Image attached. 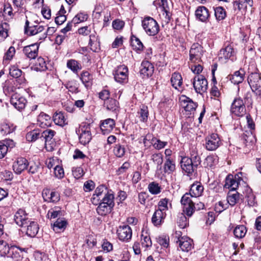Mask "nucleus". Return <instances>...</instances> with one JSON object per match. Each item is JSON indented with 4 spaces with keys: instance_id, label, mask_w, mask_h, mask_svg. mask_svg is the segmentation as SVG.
I'll return each instance as SVG.
<instances>
[{
    "instance_id": "1",
    "label": "nucleus",
    "mask_w": 261,
    "mask_h": 261,
    "mask_svg": "<svg viewBox=\"0 0 261 261\" xmlns=\"http://www.w3.org/2000/svg\"><path fill=\"white\" fill-rule=\"evenodd\" d=\"M142 26L145 33L149 36H154L160 31L157 21L152 17L146 16L142 20Z\"/></svg>"
},
{
    "instance_id": "2",
    "label": "nucleus",
    "mask_w": 261,
    "mask_h": 261,
    "mask_svg": "<svg viewBox=\"0 0 261 261\" xmlns=\"http://www.w3.org/2000/svg\"><path fill=\"white\" fill-rule=\"evenodd\" d=\"M247 81L252 92L261 97V73H250L248 76Z\"/></svg>"
},
{
    "instance_id": "3",
    "label": "nucleus",
    "mask_w": 261,
    "mask_h": 261,
    "mask_svg": "<svg viewBox=\"0 0 261 261\" xmlns=\"http://www.w3.org/2000/svg\"><path fill=\"white\" fill-rule=\"evenodd\" d=\"M203 53L202 47L198 43H194L190 50V62L191 63H200Z\"/></svg>"
},
{
    "instance_id": "4",
    "label": "nucleus",
    "mask_w": 261,
    "mask_h": 261,
    "mask_svg": "<svg viewBox=\"0 0 261 261\" xmlns=\"http://www.w3.org/2000/svg\"><path fill=\"white\" fill-rule=\"evenodd\" d=\"M192 197L189 193H186L181 197L180 202L183 205V211L186 215L191 216L194 212V203L191 200Z\"/></svg>"
},
{
    "instance_id": "5",
    "label": "nucleus",
    "mask_w": 261,
    "mask_h": 261,
    "mask_svg": "<svg viewBox=\"0 0 261 261\" xmlns=\"http://www.w3.org/2000/svg\"><path fill=\"white\" fill-rule=\"evenodd\" d=\"M193 85L197 93L202 94L207 89V81L202 75H198L194 77Z\"/></svg>"
},
{
    "instance_id": "6",
    "label": "nucleus",
    "mask_w": 261,
    "mask_h": 261,
    "mask_svg": "<svg viewBox=\"0 0 261 261\" xmlns=\"http://www.w3.org/2000/svg\"><path fill=\"white\" fill-rule=\"evenodd\" d=\"M222 144V141L219 135L212 134L205 138V146L207 150L213 151L216 150Z\"/></svg>"
},
{
    "instance_id": "7",
    "label": "nucleus",
    "mask_w": 261,
    "mask_h": 261,
    "mask_svg": "<svg viewBox=\"0 0 261 261\" xmlns=\"http://www.w3.org/2000/svg\"><path fill=\"white\" fill-rule=\"evenodd\" d=\"M231 112L237 116H243L246 113V108L243 100L240 98H235L231 106Z\"/></svg>"
},
{
    "instance_id": "8",
    "label": "nucleus",
    "mask_w": 261,
    "mask_h": 261,
    "mask_svg": "<svg viewBox=\"0 0 261 261\" xmlns=\"http://www.w3.org/2000/svg\"><path fill=\"white\" fill-rule=\"evenodd\" d=\"M115 81L119 83H125L128 81V68L124 65L117 67L114 73Z\"/></svg>"
},
{
    "instance_id": "9",
    "label": "nucleus",
    "mask_w": 261,
    "mask_h": 261,
    "mask_svg": "<svg viewBox=\"0 0 261 261\" xmlns=\"http://www.w3.org/2000/svg\"><path fill=\"white\" fill-rule=\"evenodd\" d=\"M118 238L124 242L128 241L132 237V230L127 225L120 226L117 230Z\"/></svg>"
},
{
    "instance_id": "10",
    "label": "nucleus",
    "mask_w": 261,
    "mask_h": 261,
    "mask_svg": "<svg viewBox=\"0 0 261 261\" xmlns=\"http://www.w3.org/2000/svg\"><path fill=\"white\" fill-rule=\"evenodd\" d=\"M39 47V43H34L24 46L22 49V52L29 59H34L38 56Z\"/></svg>"
},
{
    "instance_id": "11",
    "label": "nucleus",
    "mask_w": 261,
    "mask_h": 261,
    "mask_svg": "<svg viewBox=\"0 0 261 261\" xmlns=\"http://www.w3.org/2000/svg\"><path fill=\"white\" fill-rule=\"evenodd\" d=\"M10 102L15 109L21 111L25 108L27 100L23 97L15 93L12 95Z\"/></svg>"
},
{
    "instance_id": "12",
    "label": "nucleus",
    "mask_w": 261,
    "mask_h": 261,
    "mask_svg": "<svg viewBox=\"0 0 261 261\" xmlns=\"http://www.w3.org/2000/svg\"><path fill=\"white\" fill-rule=\"evenodd\" d=\"M180 166L182 170L190 175L196 170L197 168L193 165L191 160L187 156L182 157L180 161Z\"/></svg>"
},
{
    "instance_id": "13",
    "label": "nucleus",
    "mask_w": 261,
    "mask_h": 261,
    "mask_svg": "<svg viewBox=\"0 0 261 261\" xmlns=\"http://www.w3.org/2000/svg\"><path fill=\"white\" fill-rule=\"evenodd\" d=\"M81 133L79 136L80 142L85 145L88 144L91 139L90 127L89 124L84 125L81 127Z\"/></svg>"
},
{
    "instance_id": "14",
    "label": "nucleus",
    "mask_w": 261,
    "mask_h": 261,
    "mask_svg": "<svg viewBox=\"0 0 261 261\" xmlns=\"http://www.w3.org/2000/svg\"><path fill=\"white\" fill-rule=\"evenodd\" d=\"M195 15L197 19L203 22H206L210 16L208 10L203 6L197 7Z\"/></svg>"
},
{
    "instance_id": "15",
    "label": "nucleus",
    "mask_w": 261,
    "mask_h": 261,
    "mask_svg": "<svg viewBox=\"0 0 261 261\" xmlns=\"http://www.w3.org/2000/svg\"><path fill=\"white\" fill-rule=\"evenodd\" d=\"M45 27L43 25L37 24L36 25H29V21L27 20L25 21L24 26V33L30 36H33L36 34L43 31Z\"/></svg>"
},
{
    "instance_id": "16",
    "label": "nucleus",
    "mask_w": 261,
    "mask_h": 261,
    "mask_svg": "<svg viewBox=\"0 0 261 261\" xmlns=\"http://www.w3.org/2000/svg\"><path fill=\"white\" fill-rule=\"evenodd\" d=\"M154 71V67L152 64L148 61H143L141 65L140 72L144 77L151 76Z\"/></svg>"
},
{
    "instance_id": "17",
    "label": "nucleus",
    "mask_w": 261,
    "mask_h": 261,
    "mask_svg": "<svg viewBox=\"0 0 261 261\" xmlns=\"http://www.w3.org/2000/svg\"><path fill=\"white\" fill-rule=\"evenodd\" d=\"M42 196L44 200L48 202H57L60 199L58 192L51 191L49 190H44L42 192Z\"/></svg>"
},
{
    "instance_id": "18",
    "label": "nucleus",
    "mask_w": 261,
    "mask_h": 261,
    "mask_svg": "<svg viewBox=\"0 0 261 261\" xmlns=\"http://www.w3.org/2000/svg\"><path fill=\"white\" fill-rule=\"evenodd\" d=\"M28 165L29 163L27 159L23 158H19L14 163L13 169L16 174H19L27 168Z\"/></svg>"
},
{
    "instance_id": "19",
    "label": "nucleus",
    "mask_w": 261,
    "mask_h": 261,
    "mask_svg": "<svg viewBox=\"0 0 261 261\" xmlns=\"http://www.w3.org/2000/svg\"><path fill=\"white\" fill-rule=\"evenodd\" d=\"M180 100L183 107L186 111H193L195 110L197 107L196 102H194L191 98L186 96L182 95L180 98Z\"/></svg>"
},
{
    "instance_id": "20",
    "label": "nucleus",
    "mask_w": 261,
    "mask_h": 261,
    "mask_svg": "<svg viewBox=\"0 0 261 261\" xmlns=\"http://www.w3.org/2000/svg\"><path fill=\"white\" fill-rule=\"evenodd\" d=\"M14 220L19 226L23 227L28 224L27 214L22 209H19L14 216Z\"/></svg>"
},
{
    "instance_id": "21",
    "label": "nucleus",
    "mask_w": 261,
    "mask_h": 261,
    "mask_svg": "<svg viewBox=\"0 0 261 261\" xmlns=\"http://www.w3.org/2000/svg\"><path fill=\"white\" fill-rule=\"evenodd\" d=\"M193 240L187 237H182L179 240V246L182 251L188 252L193 248Z\"/></svg>"
},
{
    "instance_id": "22",
    "label": "nucleus",
    "mask_w": 261,
    "mask_h": 261,
    "mask_svg": "<svg viewBox=\"0 0 261 261\" xmlns=\"http://www.w3.org/2000/svg\"><path fill=\"white\" fill-rule=\"evenodd\" d=\"M115 125L114 120L108 118L101 122L100 129L103 134H109L113 129Z\"/></svg>"
},
{
    "instance_id": "23",
    "label": "nucleus",
    "mask_w": 261,
    "mask_h": 261,
    "mask_svg": "<svg viewBox=\"0 0 261 261\" xmlns=\"http://www.w3.org/2000/svg\"><path fill=\"white\" fill-rule=\"evenodd\" d=\"M166 216L165 212H162L161 210H156L152 217V223L155 226L161 225L165 218Z\"/></svg>"
},
{
    "instance_id": "24",
    "label": "nucleus",
    "mask_w": 261,
    "mask_h": 261,
    "mask_svg": "<svg viewBox=\"0 0 261 261\" xmlns=\"http://www.w3.org/2000/svg\"><path fill=\"white\" fill-rule=\"evenodd\" d=\"M245 71L243 69H240L235 71L233 74L229 75V79L231 83L234 84H239L244 80Z\"/></svg>"
},
{
    "instance_id": "25",
    "label": "nucleus",
    "mask_w": 261,
    "mask_h": 261,
    "mask_svg": "<svg viewBox=\"0 0 261 261\" xmlns=\"http://www.w3.org/2000/svg\"><path fill=\"white\" fill-rule=\"evenodd\" d=\"M239 186V182L236 178L231 174L228 175L226 179L224 187L226 189H230V191H235Z\"/></svg>"
},
{
    "instance_id": "26",
    "label": "nucleus",
    "mask_w": 261,
    "mask_h": 261,
    "mask_svg": "<svg viewBox=\"0 0 261 261\" xmlns=\"http://www.w3.org/2000/svg\"><path fill=\"white\" fill-rule=\"evenodd\" d=\"M234 55V51L233 47L231 45H228L220 50L219 58L227 60L230 59Z\"/></svg>"
},
{
    "instance_id": "27",
    "label": "nucleus",
    "mask_w": 261,
    "mask_h": 261,
    "mask_svg": "<svg viewBox=\"0 0 261 261\" xmlns=\"http://www.w3.org/2000/svg\"><path fill=\"white\" fill-rule=\"evenodd\" d=\"M38 124L41 127H45L50 125L51 117L48 115L42 112L37 118Z\"/></svg>"
},
{
    "instance_id": "28",
    "label": "nucleus",
    "mask_w": 261,
    "mask_h": 261,
    "mask_svg": "<svg viewBox=\"0 0 261 261\" xmlns=\"http://www.w3.org/2000/svg\"><path fill=\"white\" fill-rule=\"evenodd\" d=\"M203 191V186L199 182L194 183L192 185L189 194L194 197L200 196Z\"/></svg>"
},
{
    "instance_id": "29",
    "label": "nucleus",
    "mask_w": 261,
    "mask_h": 261,
    "mask_svg": "<svg viewBox=\"0 0 261 261\" xmlns=\"http://www.w3.org/2000/svg\"><path fill=\"white\" fill-rule=\"evenodd\" d=\"M240 199V194L237 191L232 190L229 191L227 196V201L231 206H234Z\"/></svg>"
},
{
    "instance_id": "30",
    "label": "nucleus",
    "mask_w": 261,
    "mask_h": 261,
    "mask_svg": "<svg viewBox=\"0 0 261 261\" xmlns=\"http://www.w3.org/2000/svg\"><path fill=\"white\" fill-rule=\"evenodd\" d=\"M53 120L55 123L61 126H63L68 123L64 114L61 112H56L53 116Z\"/></svg>"
},
{
    "instance_id": "31",
    "label": "nucleus",
    "mask_w": 261,
    "mask_h": 261,
    "mask_svg": "<svg viewBox=\"0 0 261 261\" xmlns=\"http://www.w3.org/2000/svg\"><path fill=\"white\" fill-rule=\"evenodd\" d=\"M15 129L13 124L9 122H3L0 124V133L5 136L12 133Z\"/></svg>"
},
{
    "instance_id": "32",
    "label": "nucleus",
    "mask_w": 261,
    "mask_h": 261,
    "mask_svg": "<svg viewBox=\"0 0 261 261\" xmlns=\"http://www.w3.org/2000/svg\"><path fill=\"white\" fill-rule=\"evenodd\" d=\"M27 227L26 233L28 236L30 237H34L37 234L39 226L36 222L31 221L29 224L27 225Z\"/></svg>"
},
{
    "instance_id": "33",
    "label": "nucleus",
    "mask_w": 261,
    "mask_h": 261,
    "mask_svg": "<svg viewBox=\"0 0 261 261\" xmlns=\"http://www.w3.org/2000/svg\"><path fill=\"white\" fill-rule=\"evenodd\" d=\"M170 81L172 86L176 89H179V88L181 87L182 84V79L181 75L178 73H173L172 74Z\"/></svg>"
},
{
    "instance_id": "34",
    "label": "nucleus",
    "mask_w": 261,
    "mask_h": 261,
    "mask_svg": "<svg viewBox=\"0 0 261 261\" xmlns=\"http://www.w3.org/2000/svg\"><path fill=\"white\" fill-rule=\"evenodd\" d=\"M164 171L171 174L175 170V164L173 159H166L164 164Z\"/></svg>"
},
{
    "instance_id": "35",
    "label": "nucleus",
    "mask_w": 261,
    "mask_h": 261,
    "mask_svg": "<svg viewBox=\"0 0 261 261\" xmlns=\"http://www.w3.org/2000/svg\"><path fill=\"white\" fill-rule=\"evenodd\" d=\"M5 247V250L4 251V253L6 254H8L9 255H12L14 254L15 252L16 254H14V256H12L13 257H17V254H18V255L20 256L19 255V253L18 252V251L19 250L21 252H22L23 251L25 250V249H21L19 247H16V246H11L10 248L9 247L7 244L5 243V244L4 245Z\"/></svg>"
},
{
    "instance_id": "36",
    "label": "nucleus",
    "mask_w": 261,
    "mask_h": 261,
    "mask_svg": "<svg viewBox=\"0 0 261 261\" xmlns=\"http://www.w3.org/2000/svg\"><path fill=\"white\" fill-rule=\"evenodd\" d=\"M253 4V0H239L234 2V6H237L239 10H241L247 9L248 7L251 8Z\"/></svg>"
},
{
    "instance_id": "37",
    "label": "nucleus",
    "mask_w": 261,
    "mask_h": 261,
    "mask_svg": "<svg viewBox=\"0 0 261 261\" xmlns=\"http://www.w3.org/2000/svg\"><path fill=\"white\" fill-rule=\"evenodd\" d=\"M113 208V206L101 202L97 207L96 211L99 215L105 216L110 213Z\"/></svg>"
},
{
    "instance_id": "38",
    "label": "nucleus",
    "mask_w": 261,
    "mask_h": 261,
    "mask_svg": "<svg viewBox=\"0 0 261 261\" xmlns=\"http://www.w3.org/2000/svg\"><path fill=\"white\" fill-rule=\"evenodd\" d=\"M67 225V222L64 219H58L53 224V229L55 231L58 232L60 230H64Z\"/></svg>"
},
{
    "instance_id": "39",
    "label": "nucleus",
    "mask_w": 261,
    "mask_h": 261,
    "mask_svg": "<svg viewBox=\"0 0 261 261\" xmlns=\"http://www.w3.org/2000/svg\"><path fill=\"white\" fill-rule=\"evenodd\" d=\"M191 157L189 158L191 160L193 165L196 168L201 163L200 157L198 154L196 148H193L190 152Z\"/></svg>"
},
{
    "instance_id": "40",
    "label": "nucleus",
    "mask_w": 261,
    "mask_h": 261,
    "mask_svg": "<svg viewBox=\"0 0 261 261\" xmlns=\"http://www.w3.org/2000/svg\"><path fill=\"white\" fill-rule=\"evenodd\" d=\"M247 232V228L243 225H239L237 226L233 230V234L234 236L239 239L244 238Z\"/></svg>"
},
{
    "instance_id": "41",
    "label": "nucleus",
    "mask_w": 261,
    "mask_h": 261,
    "mask_svg": "<svg viewBox=\"0 0 261 261\" xmlns=\"http://www.w3.org/2000/svg\"><path fill=\"white\" fill-rule=\"evenodd\" d=\"M55 132L51 129H46L41 133L40 139L42 140H44L45 145H47V142L51 141L55 134Z\"/></svg>"
},
{
    "instance_id": "42",
    "label": "nucleus",
    "mask_w": 261,
    "mask_h": 261,
    "mask_svg": "<svg viewBox=\"0 0 261 261\" xmlns=\"http://www.w3.org/2000/svg\"><path fill=\"white\" fill-rule=\"evenodd\" d=\"M242 139L246 145L252 144L255 141V136L252 131H245V133L243 134Z\"/></svg>"
},
{
    "instance_id": "43",
    "label": "nucleus",
    "mask_w": 261,
    "mask_h": 261,
    "mask_svg": "<svg viewBox=\"0 0 261 261\" xmlns=\"http://www.w3.org/2000/svg\"><path fill=\"white\" fill-rule=\"evenodd\" d=\"M245 197L249 206H254L256 203L255 197L253 194L252 190L251 189L247 188L246 189V195Z\"/></svg>"
},
{
    "instance_id": "44",
    "label": "nucleus",
    "mask_w": 261,
    "mask_h": 261,
    "mask_svg": "<svg viewBox=\"0 0 261 261\" xmlns=\"http://www.w3.org/2000/svg\"><path fill=\"white\" fill-rule=\"evenodd\" d=\"M92 79V76L88 71H83L81 74L80 79L87 88L91 86Z\"/></svg>"
},
{
    "instance_id": "45",
    "label": "nucleus",
    "mask_w": 261,
    "mask_h": 261,
    "mask_svg": "<svg viewBox=\"0 0 261 261\" xmlns=\"http://www.w3.org/2000/svg\"><path fill=\"white\" fill-rule=\"evenodd\" d=\"M139 118L141 121L147 122L148 117V108L146 106H142L140 110L138 112Z\"/></svg>"
},
{
    "instance_id": "46",
    "label": "nucleus",
    "mask_w": 261,
    "mask_h": 261,
    "mask_svg": "<svg viewBox=\"0 0 261 261\" xmlns=\"http://www.w3.org/2000/svg\"><path fill=\"white\" fill-rule=\"evenodd\" d=\"M215 16L217 20H222L226 16V12L222 7H217L214 9Z\"/></svg>"
},
{
    "instance_id": "47",
    "label": "nucleus",
    "mask_w": 261,
    "mask_h": 261,
    "mask_svg": "<svg viewBox=\"0 0 261 261\" xmlns=\"http://www.w3.org/2000/svg\"><path fill=\"white\" fill-rule=\"evenodd\" d=\"M41 133L39 130H33L27 133L26 139L28 141H35L37 139L40 138Z\"/></svg>"
},
{
    "instance_id": "48",
    "label": "nucleus",
    "mask_w": 261,
    "mask_h": 261,
    "mask_svg": "<svg viewBox=\"0 0 261 261\" xmlns=\"http://www.w3.org/2000/svg\"><path fill=\"white\" fill-rule=\"evenodd\" d=\"M131 44L135 50H142L143 48V43L138 38L134 35L131 37Z\"/></svg>"
},
{
    "instance_id": "49",
    "label": "nucleus",
    "mask_w": 261,
    "mask_h": 261,
    "mask_svg": "<svg viewBox=\"0 0 261 261\" xmlns=\"http://www.w3.org/2000/svg\"><path fill=\"white\" fill-rule=\"evenodd\" d=\"M104 106L106 107L108 110L113 111L116 110L117 108L118 102L114 99L109 98L105 101Z\"/></svg>"
},
{
    "instance_id": "50",
    "label": "nucleus",
    "mask_w": 261,
    "mask_h": 261,
    "mask_svg": "<svg viewBox=\"0 0 261 261\" xmlns=\"http://www.w3.org/2000/svg\"><path fill=\"white\" fill-rule=\"evenodd\" d=\"M33 37L34 43H39L40 44L46 38L45 28L43 31L33 35Z\"/></svg>"
},
{
    "instance_id": "51",
    "label": "nucleus",
    "mask_w": 261,
    "mask_h": 261,
    "mask_svg": "<svg viewBox=\"0 0 261 261\" xmlns=\"http://www.w3.org/2000/svg\"><path fill=\"white\" fill-rule=\"evenodd\" d=\"M114 196L112 193L107 192L105 193V197L102 198L101 203H105L107 205H110L112 206H114L115 203L114 201Z\"/></svg>"
},
{
    "instance_id": "52",
    "label": "nucleus",
    "mask_w": 261,
    "mask_h": 261,
    "mask_svg": "<svg viewBox=\"0 0 261 261\" xmlns=\"http://www.w3.org/2000/svg\"><path fill=\"white\" fill-rule=\"evenodd\" d=\"M67 66L74 72H77L78 70L81 69L77 61L72 59L67 61Z\"/></svg>"
},
{
    "instance_id": "53",
    "label": "nucleus",
    "mask_w": 261,
    "mask_h": 261,
    "mask_svg": "<svg viewBox=\"0 0 261 261\" xmlns=\"http://www.w3.org/2000/svg\"><path fill=\"white\" fill-rule=\"evenodd\" d=\"M62 215V212L59 207H55L50 210L47 213V216L50 219H55Z\"/></svg>"
},
{
    "instance_id": "54",
    "label": "nucleus",
    "mask_w": 261,
    "mask_h": 261,
    "mask_svg": "<svg viewBox=\"0 0 261 261\" xmlns=\"http://www.w3.org/2000/svg\"><path fill=\"white\" fill-rule=\"evenodd\" d=\"M113 152L117 157L121 158L124 155L125 149L124 147L120 144H116L114 148Z\"/></svg>"
},
{
    "instance_id": "55",
    "label": "nucleus",
    "mask_w": 261,
    "mask_h": 261,
    "mask_svg": "<svg viewBox=\"0 0 261 261\" xmlns=\"http://www.w3.org/2000/svg\"><path fill=\"white\" fill-rule=\"evenodd\" d=\"M148 188L149 192L152 194H158L161 192V187L155 182L150 183Z\"/></svg>"
},
{
    "instance_id": "56",
    "label": "nucleus",
    "mask_w": 261,
    "mask_h": 261,
    "mask_svg": "<svg viewBox=\"0 0 261 261\" xmlns=\"http://www.w3.org/2000/svg\"><path fill=\"white\" fill-rule=\"evenodd\" d=\"M141 244L142 246L145 248H148L151 246L152 242L150 238L147 234H144L143 231L141 234Z\"/></svg>"
},
{
    "instance_id": "57",
    "label": "nucleus",
    "mask_w": 261,
    "mask_h": 261,
    "mask_svg": "<svg viewBox=\"0 0 261 261\" xmlns=\"http://www.w3.org/2000/svg\"><path fill=\"white\" fill-rule=\"evenodd\" d=\"M8 27L7 23H4L0 26V40L3 41L8 36Z\"/></svg>"
},
{
    "instance_id": "58",
    "label": "nucleus",
    "mask_w": 261,
    "mask_h": 261,
    "mask_svg": "<svg viewBox=\"0 0 261 261\" xmlns=\"http://www.w3.org/2000/svg\"><path fill=\"white\" fill-rule=\"evenodd\" d=\"M168 202L169 199L165 198L160 200L158 203L159 208L158 210H161L162 212H165L168 210Z\"/></svg>"
},
{
    "instance_id": "59",
    "label": "nucleus",
    "mask_w": 261,
    "mask_h": 261,
    "mask_svg": "<svg viewBox=\"0 0 261 261\" xmlns=\"http://www.w3.org/2000/svg\"><path fill=\"white\" fill-rule=\"evenodd\" d=\"M65 87L68 90L72 93L79 92L78 87L75 81H71L65 84Z\"/></svg>"
},
{
    "instance_id": "60",
    "label": "nucleus",
    "mask_w": 261,
    "mask_h": 261,
    "mask_svg": "<svg viewBox=\"0 0 261 261\" xmlns=\"http://www.w3.org/2000/svg\"><path fill=\"white\" fill-rule=\"evenodd\" d=\"M163 156L161 153H154L151 155V160L158 166H161L163 162Z\"/></svg>"
},
{
    "instance_id": "61",
    "label": "nucleus",
    "mask_w": 261,
    "mask_h": 261,
    "mask_svg": "<svg viewBox=\"0 0 261 261\" xmlns=\"http://www.w3.org/2000/svg\"><path fill=\"white\" fill-rule=\"evenodd\" d=\"M189 66L191 70L195 74H199L203 70L202 66L198 63H189Z\"/></svg>"
},
{
    "instance_id": "62",
    "label": "nucleus",
    "mask_w": 261,
    "mask_h": 261,
    "mask_svg": "<svg viewBox=\"0 0 261 261\" xmlns=\"http://www.w3.org/2000/svg\"><path fill=\"white\" fill-rule=\"evenodd\" d=\"M36 68L39 70H44L46 69V65L43 58L39 57L36 62Z\"/></svg>"
},
{
    "instance_id": "63",
    "label": "nucleus",
    "mask_w": 261,
    "mask_h": 261,
    "mask_svg": "<svg viewBox=\"0 0 261 261\" xmlns=\"http://www.w3.org/2000/svg\"><path fill=\"white\" fill-rule=\"evenodd\" d=\"M54 174L56 177L62 178L64 176V172L63 168L59 165H56L54 168Z\"/></svg>"
},
{
    "instance_id": "64",
    "label": "nucleus",
    "mask_w": 261,
    "mask_h": 261,
    "mask_svg": "<svg viewBox=\"0 0 261 261\" xmlns=\"http://www.w3.org/2000/svg\"><path fill=\"white\" fill-rule=\"evenodd\" d=\"M72 171L73 176L77 179L80 178L84 175L83 170L81 167H73Z\"/></svg>"
}]
</instances>
